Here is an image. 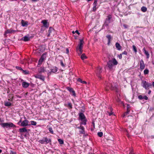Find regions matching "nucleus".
I'll return each instance as SVG.
<instances>
[{"instance_id":"nucleus-9","label":"nucleus","mask_w":154,"mask_h":154,"mask_svg":"<svg viewBox=\"0 0 154 154\" xmlns=\"http://www.w3.org/2000/svg\"><path fill=\"white\" fill-rule=\"evenodd\" d=\"M102 68L100 66L98 67L96 71L97 75L100 79H101V77L100 74L102 73Z\"/></svg>"},{"instance_id":"nucleus-34","label":"nucleus","mask_w":154,"mask_h":154,"mask_svg":"<svg viewBox=\"0 0 154 154\" xmlns=\"http://www.w3.org/2000/svg\"><path fill=\"white\" fill-rule=\"evenodd\" d=\"M22 71L23 73L25 75L28 74H29V72L27 70H24L23 69V70Z\"/></svg>"},{"instance_id":"nucleus-38","label":"nucleus","mask_w":154,"mask_h":154,"mask_svg":"<svg viewBox=\"0 0 154 154\" xmlns=\"http://www.w3.org/2000/svg\"><path fill=\"white\" fill-rule=\"evenodd\" d=\"M130 112V111H129L127 110V112H125L122 115V117L123 118L125 117L126 115H127Z\"/></svg>"},{"instance_id":"nucleus-36","label":"nucleus","mask_w":154,"mask_h":154,"mask_svg":"<svg viewBox=\"0 0 154 154\" xmlns=\"http://www.w3.org/2000/svg\"><path fill=\"white\" fill-rule=\"evenodd\" d=\"M149 73V70L148 69H146L144 71V75H147Z\"/></svg>"},{"instance_id":"nucleus-7","label":"nucleus","mask_w":154,"mask_h":154,"mask_svg":"<svg viewBox=\"0 0 154 154\" xmlns=\"http://www.w3.org/2000/svg\"><path fill=\"white\" fill-rule=\"evenodd\" d=\"M112 18V15H108L107 18L106 19L104 23V25L106 26H108L110 22V20Z\"/></svg>"},{"instance_id":"nucleus-30","label":"nucleus","mask_w":154,"mask_h":154,"mask_svg":"<svg viewBox=\"0 0 154 154\" xmlns=\"http://www.w3.org/2000/svg\"><path fill=\"white\" fill-rule=\"evenodd\" d=\"M46 54H47V53H45L43 54L41 57L43 59H44L45 60L46 58Z\"/></svg>"},{"instance_id":"nucleus-64","label":"nucleus","mask_w":154,"mask_h":154,"mask_svg":"<svg viewBox=\"0 0 154 154\" xmlns=\"http://www.w3.org/2000/svg\"><path fill=\"white\" fill-rule=\"evenodd\" d=\"M151 90H149V91H148V94H149L151 93Z\"/></svg>"},{"instance_id":"nucleus-23","label":"nucleus","mask_w":154,"mask_h":154,"mask_svg":"<svg viewBox=\"0 0 154 154\" xmlns=\"http://www.w3.org/2000/svg\"><path fill=\"white\" fill-rule=\"evenodd\" d=\"M57 71V69L56 67H53L51 69V71L50 72H52L53 73H55Z\"/></svg>"},{"instance_id":"nucleus-4","label":"nucleus","mask_w":154,"mask_h":154,"mask_svg":"<svg viewBox=\"0 0 154 154\" xmlns=\"http://www.w3.org/2000/svg\"><path fill=\"white\" fill-rule=\"evenodd\" d=\"M0 125L3 128H16V126L15 125H14L13 123L10 122V123H0Z\"/></svg>"},{"instance_id":"nucleus-53","label":"nucleus","mask_w":154,"mask_h":154,"mask_svg":"<svg viewBox=\"0 0 154 154\" xmlns=\"http://www.w3.org/2000/svg\"><path fill=\"white\" fill-rule=\"evenodd\" d=\"M122 54H125V55H127V52L126 51H124V52H123L122 53Z\"/></svg>"},{"instance_id":"nucleus-26","label":"nucleus","mask_w":154,"mask_h":154,"mask_svg":"<svg viewBox=\"0 0 154 154\" xmlns=\"http://www.w3.org/2000/svg\"><path fill=\"white\" fill-rule=\"evenodd\" d=\"M9 99H8V100L12 101H13V96L12 94H9L8 95Z\"/></svg>"},{"instance_id":"nucleus-20","label":"nucleus","mask_w":154,"mask_h":154,"mask_svg":"<svg viewBox=\"0 0 154 154\" xmlns=\"http://www.w3.org/2000/svg\"><path fill=\"white\" fill-rule=\"evenodd\" d=\"M115 45L116 48L118 50H120L121 49V46L119 43L118 42L116 43Z\"/></svg>"},{"instance_id":"nucleus-11","label":"nucleus","mask_w":154,"mask_h":154,"mask_svg":"<svg viewBox=\"0 0 154 154\" xmlns=\"http://www.w3.org/2000/svg\"><path fill=\"white\" fill-rule=\"evenodd\" d=\"M83 43L84 41L83 40H80L79 44L78 45V47L76 48L77 51H78V50H82Z\"/></svg>"},{"instance_id":"nucleus-43","label":"nucleus","mask_w":154,"mask_h":154,"mask_svg":"<svg viewBox=\"0 0 154 154\" xmlns=\"http://www.w3.org/2000/svg\"><path fill=\"white\" fill-rule=\"evenodd\" d=\"M78 52V54L80 55L81 54L82 52V50H78V51H77Z\"/></svg>"},{"instance_id":"nucleus-54","label":"nucleus","mask_w":154,"mask_h":154,"mask_svg":"<svg viewBox=\"0 0 154 154\" xmlns=\"http://www.w3.org/2000/svg\"><path fill=\"white\" fill-rule=\"evenodd\" d=\"M45 70H46L47 71H45V72H50L49 70L47 69L46 67H45Z\"/></svg>"},{"instance_id":"nucleus-28","label":"nucleus","mask_w":154,"mask_h":154,"mask_svg":"<svg viewBox=\"0 0 154 154\" xmlns=\"http://www.w3.org/2000/svg\"><path fill=\"white\" fill-rule=\"evenodd\" d=\"M44 60H45L44 59H43L41 57V58L39 60L38 62V64L39 65H41L42 64V63L43 61Z\"/></svg>"},{"instance_id":"nucleus-56","label":"nucleus","mask_w":154,"mask_h":154,"mask_svg":"<svg viewBox=\"0 0 154 154\" xmlns=\"http://www.w3.org/2000/svg\"><path fill=\"white\" fill-rule=\"evenodd\" d=\"M123 26L125 28H128V25L126 24H123Z\"/></svg>"},{"instance_id":"nucleus-24","label":"nucleus","mask_w":154,"mask_h":154,"mask_svg":"<svg viewBox=\"0 0 154 154\" xmlns=\"http://www.w3.org/2000/svg\"><path fill=\"white\" fill-rule=\"evenodd\" d=\"M67 107L69 109L72 108V104L70 102H68L66 105Z\"/></svg>"},{"instance_id":"nucleus-58","label":"nucleus","mask_w":154,"mask_h":154,"mask_svg":"<svg viewBox=\"0 0 154 154\" xmlns=\"http://www.w3.org/2000/svg\"><path fill=\"white\" fill-rule=\"evenodd\" d=\"M129 154H134L133 151V150H131V151L130 152Z\"/></svg>"},{"instance_id":"nucleus-42","label":"nucleus","mask_w":154,"mask_h":154,"mask_svg":"<svg viewBox=\"0 0 154 154\" xmlns=\"http://www.w3.org/2000/svg\"><path fill=\"white\" fill-rule=\"evenodd\" d=\"M106 37L108 38V40H111V37L110 35H108L106 36Z\"/></svg>"},{"instance_id":"nucleus-41","label":"nucleus","mask_w":154,"mask_h":154,"mask_svg":"<svg viewBox=\"0 0 154 154\" xmlns=\"http://www.w3.org/2000/svg\"><path fill=\"white\" fill-rule=\"evenodd\" d=\"M97 135L99 137H101L103 135V133L102 132H99L98 133Z\"/></svg>"},{"instance_id":"nucleus-6","label":"nucleus","mask_w":154,"mask_h":154,"mask_svg":"<svg viewBox=\"0 0 154 154\" xmlns=\"http://www.w3.org/2000/svg\"><path fill=\"white\" fill-rule=\"evenodd\" d=\"M105 89L106 91L109 90V89L112 90L114 88V87L110 83L106 82L105 84Z\"/></svg>"},{"instance_id":"nucleus-16","label":"nucleus","mask_w":154,"mask_h":154,"mask_svg":"<svg viewBox=\"0 0 154 154\" xmlns=\"http://www.w3.org/2000/svg\"><path fill=\"white\" fill-rule=\"evenodd\" d=\"M143 51L144 52V54L146 56V58L147 59L149 58V53L148 51L146 50L145 48H144L143 49Z\"/></svg>"},{"instance_id":"nucleus-49","label":"nucleus","mask_w":154,"mask_h":154,"mask_svg":"<svg viewBox=\"0 0 154 154\" xmlns=\"http://www.w3.org/2000/svg\"><path fill=\"white\" fill-rule=\"evenodd\" d=\"M118 57L119 58V59H121L122 58V54H119L118 56Z\"/></svg>"},{"instance_id":"nucleus-45","label":"nucleus","mask_w":154,"mask_h":154,"mask_svg":"<svg viewBox=\"0 0 154 154\" xmlns=\"http://www.w3.org/2000/svg\"><path fill=\"white\" fill-rule=\"evenodd\" d=\"M130 106L128 104L127 106V110L130 111Z\"/></svg>"},{"instance_id":"nucleus-51","label":"nucleus","mask_w":154,"mask_h":154,"mask_svg":"<svg viewBox=\"0 0 154 154\" xmlns=\"http://www.w3.org/2000/svg\"><path fill=\"white\" fill-rule=\"evenodd\" d=\"M60 64H61V65L63 66V67H64L65 66V65H64L63 61L62 60H60Z\"/></svg>"},{"instance_id":"nucleus-31","label":"nucleus","mask_w":154,"mask_h":154,"mask_svg":"<svg viewBox=\"0 0 154 154\" xmlns=\"http://www.w3.org/2000/svg\"><path fill=\"white\" fill-rule=\"evenodd\" d=\"M147 8L144 6L142 7L141 8V10L143 12H145L147 11Z\"/></svg>"},{"instance_id":"nucleus-52","label":"nucleus","mask_w":154,"mask_h":154,"mask_svg":"<svg viewBox=\"0 0 154 154\" xmlns=\"http://www.w3.org/2000/svg\"><path fill=\"white\" fill-rule=\"evenodd\" d=\"M143 99L145 100H147L148 99V97L147 96H143Z\"/></svg>"},{"instance_id":"nucleus-10","label":"nucleus","mask_w":154,"mask_h":154,"mask_svg":"<svg viewBox=\"0 0 154 154\" xmlns=\"http://www.w3.org/2000/svg\"><path fill=\"white\" fill-rule=\"evenodd\" d=\"M66 88L70 92L72 95L74 97H75L76 94L74 90H73V89L72 88L67 87Z\"/></svg>"},{"instance_id":"nucleus-60","label":"nucleus","mask_w":154,"mask_h":154,"mask_svg":"<svg viewBox=\"0 0 154 154\" xmlns=\"http://www.w3.org/2000/svg\"><path fill=\"white\" fill-rule=\"evenodd\" d=\"M75 33H77L78 35L79 34V31L78 30H76L75 31Z\"/></svg>"},{"instance_id":"nucleus-1","label":"nucleus","mask_w":154,"mask_h":154,"mask_svg":"<svg viewBox=\"0 0 154 154\" xmlns=\"http://www.w3.org/2000/svg\"><path fill=\"white\" fill-rule=\"evenodd\" d=\"M79 115L78 120L81 121L80 122V125H86L87 124V119L85 115L82 112H80Z\"/></svg>"},{"instance_id":"nucleus-27","label":"nucleus","mask_w":154,"mask_h":154,"mask_svg":"<svg viewBox=\"0 0 154 154\" xmlns=\"http://www.w3.org/2000/svg\"><path fill=\"white\" fill-rule=\"evenodd\" d=\"M78 81L83 84H86L87 82L85 81H82V80L80 78H79L78 79Z\"/></svg>"},{"instance_id":"nucleus-47","label":"nucleus","mask_w":154,"mask_h":154,"mask_svg":"<svg viewBox=\"0 0 154 154\" xmlns=\"http://www.w3.org/2000/svg\"><path fill=\"white\" fill-rule=\"evenodd\" d=\"M16 68L18 70H20L21 71L23 70V69L20 67V66H17L16 67Z\"/></svg>"},{"instance_id":"nucleus-39","label":"nucleus","mask_w":154,"mask_h":154,"mask_svg":"<svg viewBox=\"0 0 154 154\" xmlns=\"http://www.w3.org/2000/svg\"><path fill=\"white\" fill-rule=\"evenodd\" d=\"M97 6V5H93V10H92V11H94V12L95 11H96L97 9L98 8V7H96Z\"/></svg>"},{"instance_id":"nucleus-3","label":"nucleus","mask_w":154,"mask_h":154,"mask_svg":"<svg viewBox=\"0 0 154 154\" xmlns=\"http://www.w3.org/2000/svg\"><path fill=\"white\" fill-rule=\"evenodd\" d=\"M141 85L146 90H148L152 87V84L151 83L143 80H141Z\"/></svg>"},{"instance_id":"nucleus-63","label":"nucleus","mask_w":154,"mask_h":154,"mask_svg":"<svg viewBox=\"0 0 154 154\" xmlns=\"http://www.w3.org/2000/svg\"><path fill=\"white\" fill-rule=\"evenodd\" d=\"M92 124L93 125V126H94V128L95 125H94V122H92Z\"/></svg>"},{"instance_id":"nucleus-50","label":"nucleus","mask_w":154,"mask_h":154,"mask_svg":"<svg viewBox=\"0 0 154 154\" xmlns=\"http://www.w3.org/2000/svg\"><path fill=\"white\" fill-rule=\"evenodd\" d=\"M108 114L109 115V116H111L113 112H112V110H111L110 112H107Z\"/></svg>"},{"instance_id":"nucleus-48","label":"nucleus","mask_w":154,"mask_h":154,"mask_svg":"<svg viewBox=\"0 0 154 154\" xmlns=\"http://www.w3.org/2000/svg\"><path fill=\"white\" fill-rule=\"evenodd\" d=\"M143 96H142V95H139V96H138V98L140 100H141L143 99Z\"/></svg>"},{"instance_id":"nucleus-62","label":"nucleus","mask_w":154,"mask_h":154,"mask_svg":"<svg viewBox=\"0 0 154 154\" xmlns=\"http://www.w3.org/2000/svg\"><path fill=\"white\" fill-rule=\"evenodd\" d=\"M110 41L111 40H108V45H109L110 43Z\"/></svg>"},{"instance_id":"nucleus-19","label":"nucleus","mask_w":154,"mask_h":154,"mask_svg":"<svg viewBox=\"0 0 154 154\" xmlns=\"http://www.w3.org/2000/svg\"><path fill=\"white\" fill-rule=\"evenodd\" d=\"M19 131L21 133L23 132H26L27 131L26 128H20L19 129Z\"/></svg>"},{"instance_id":"nucleus-15","label":"nucleus","mask_w":154,"mask_h":154,"mask_svg":"<svg viewBox=\"0 0 154 154\" xmlns=\"http://www.w3.org/2000/svg\"><path fill=\"white\" fill-rule=\"evenodd\" d=\"M22 86L24 88H27L30 85V84L26 82H23L22 83Z\"/></svg>"},{"instance_id":"nucleus-5","label":"nucleus","mask_w":154,"mask_h":154,"mask_svg":"<svg viewBox=\"0 0 154 154\" xmlns=\"http://www.w3.org/2000/svg\"><path fill=\"white\" fill-rule=\"evenodd\" d=\"M40 143L42 144H47L51 143V140L50 139H48L47 137H44L42 139L39 140Z\"/></svg>"},{"instance_id":"nucleus-46","label":"nucleus","mask_w":154,"mask_h":154,"mask_svg":"<svg viewBox=\"0 0 154 154\" xmlns=\"http://www.w3.org/2000/svg\"><path fill=\"white\" fill-rule=\"evenodd\" d=\"M98 0H94V2L93 4V5H97V2Z\"/></svg>"},{"instance_id":"nucleus-18","label":"nucleus","mask_w":154,"mask_h":154,"mask_svg":"<svg viewBox=\"0 0 154 154\" xmlns=\"http://www.w3.org/2000/svg\"><path fill=\"white\" fill-rule=\"evenodd\" d=\"M45 71H47L46 70H45V67H41L38 70V72L40 73L45 72Z\"/></svg>"},{"instance_id":"nucleus-57","label":"nucleus","mask_w":154,"mask_h":154,"mask_svg":"<svg viewBox=\"0 0 154 154\" xmlns=\"http://www.w3.org/2000/svg\"><path fill=\"white\" fill-rule=\"evenodd\" d=\"M69 50L68 48H67L66 49V53L67 54H68L69 53Z\"/></svg>"},{"instance_id":"nucleus-21","label":"nucleus","mask_w":154,"mask_h":154,"mask_svg":"<svg viewBox=\"0 0 154 154\" xmlns=\"http://www.w3.org/2000/svg\"><path fill=\"white\" fill-rule=\"evenodd\" d=\"M15 30H13L11 29H8L5 32V34H7L8 33H11L14 32H15Z\"/></svg>"},{"instance_id":"nucleus-22","label":"nucleus","mask_w":154,"mask_h":154,"mask_svg":"<svg viewBox=\"0 0 154 154\" xmlns=\"http://www.w3.org/2000/svg\"><path fill=\"white\" fill-rule=\"evenodd\" d=\"M22 40L25 41H28L30 40V38L28 36H25L22 38Z\"/></svg>"},{"instance_id":"nucleus-14","label":"nucleus","mask_w":154,"mask_h":154,"mask_svg":"<svg viewBox=\"0 0 154 154\" xmlns=\"http://www.w3.org/2000/svg\"><path fill=\"white\" fill-rule=\"evenodd\" d=\"M41 23H43V26L46 28H48L49 27V24L47 22V20H42Z\"/></svg>"},{"instance_id":"nucleus-25","label":"nucleus","mask_w":154,"mask_h":154,"mask_svg":"<svg viewBox=\"0 0 154 154\" xmlns=\"http://www.w3.org/2000/svg\"><path fill=\"white\" fill-rule=\"evenodd\" d=\"M79 132L81 134H85V128L84 127L83 128L81 129V130L79 131Z\"/></svg>"},{"instance_id":"nucleus-59","label":"nucleus","mask_w":154,"mask_h":154,"mask_svg":"<svg viewBox=\"0 0 154 154\" xmlns=\"http://www.w3.org/2000/svg\"><path fill=\"white\" fill-rule=\"evenodd\" d=\"M22 122L21 120L20 119V120L17 123V124L20 125V123H21Z\"/></svg>"},{"instance_id":"nucleus-17","label":"nucleus","mask_w":154,"mask_h":154,"mask_svg":"<svg viewBox=\"0 0 154 154\" xmlns=\"http://www.w3.org/2000/svg\"><path fill=\"white\" fill-rule=\"evenodd\" d=\"M21 24L22 26L23 27L26 26L28 25V22L22 20H21Z\"/></svg>"},{"instance_id":"nucleus-33","label":"nucleus","mask_w":154,"mask_h":154,"mask_svg":"<svg viewBox=\"0 0 154 154\" xmlns=\"http://www.w3.org/2000/svg\"><path fill=\"white\" fill-rule=\"evenodd\" d=\"M48 129L49 130V131H50V132L51 133V134H54V131H53V129L51 127H49Z\"/></svg>"},{"instance_id":"nucleus-44","label":"nucleus","mask_w":154,"mask_h":154,"mask_svg":"<svg viewBox=\"0 0 154 154\" xmlns=\"http://www.w3.org/2000/svg\"><path fill=\"white\" fill-rule=\"evenodd\" d=\"M133 50L136 53L137 52L136 48L135 47V46L134 45L133 46Z\"/></svg>"},{"instance_id":"nucleus-40","label":"nucleus","mask_w":154,"mask_h":154,"mask_svg":"<svg viewBox=\"0 0 154 154\" xmlns=\"http://www.w3.org/2000/svg\"><path fill=\"white\" fill-rule=\"evenodd\" d=\"M80 125L79 126H78V127L77 126V125H75L76 128H78L79 129H81L82 128H83L84 127L83 126H82V125Z\"/></svg>"},{"instance_id":"nucleus-8","label":"nucleus","mask_w":154,"mask_h":154,"mask_svg":"<svg viewBox=\"0 0 154 154\" xmlns=\"http://www.w3.org/2000/svg\"><path fill=\"white\" fill-rule=\"evenodd\" d=\"M25 119L21 122L20 125L22 127H25L28 125H30V124H29L28 123L29 122V121L26 119L25 117H24Z\"/></svg>"},{"instance_id":"nucleus-55","label":"nucleus","mask_w":154,"mask_h":154,"mask_svg":"<svg viewBox=\"0 0 154 154\" xmlns=\"http://www.w3.org/2000/svg\"><path fill=\"white\" fill-rule=\"evenodd\" d=\"M10 154H16L15 152H13L12 151H11L10 152Z\"/></svg>"},{"instance_id":"nucleus-37","label":"nucleus","mask_w":154,"mask_h":154,"mask_svg":"<svg viewBox=\"0 0 154 154\" xmlns=\"http://www.w3.org/2000/svg\"><path fill=\"white\" fill-rule=\"evenodd\" d=\"M30 122L31 123L30 125H35V126L37 124L36 122L34 121H30Z\"/></svg>"},{"instance_id":"nucleus-35","label":"nucleus","mask_w":154,"mask_h":154,"mask_svg":"<svg viewBox=\"0 0 154 154\" xmlns=\"http://www.w3.org/2000/svg\"><path fill=\"white\" fill-rule=\"evenodd\" d=\"M58 141L60 144H63L64 142L62 139H58Z\"/></svg>"},{"instance_id":"nucleus-32","label":"nucleus","mask_w":154,"mask_h":154,"mask_svg":"<svg viewBox=\"0 0 154 154\" xmlns=\"http://www.w3.org/2000/svg\"><path fill=\"white\" fill-rule=\"evenodd\" d=\"M81 58L82 60H83L84 59H86L87 58V57L85 55V54H83L81 56Z\"/></svg>"},{"instance_id":"nucleus-2","label":"nucleus","mask_w":154,"mask_h":154,"mask_svg":"<svg viewBox=\"0 0 154 154\" xmlns=\"http://www.w3.org/2000/svg\"><path fill=\"white\" fill-rule=\"evenodd\" d=\"M118 63V62L115 58H114L112 60H110L107 63L108 67L110 70H112L113 69V65H116Z\"/></svg>"},{"instance_id":"nucleus-61","label":"nucleus","mask_w":154,"mask_h":154,"mask_svg":"<svg viewBox=\"0 0 154 154\" xmlns=\"http://www.w3.org/2000/svg\"><path fill=\"white\" fill-rule=\"evenodd\" d=\"M32 2H35L37 1H38V0H31Z\"/></svg>"},{"instance_id":"nucleus-29","label":"nucleus","mask_w":154,"mask_h":154,"mask_svg":"<svg viewBox=\"0 0 154 154\" xmlns=\"http://www.w3.org/2000/svg\"><path fill=\"white\" fill-rule=\"evenodd\" d=\"M4 105L5 106H11V104L10 102H6L5 103Z\"/></svg>"},{"instance_id":"nucleus-12","label":"nucleus","mask_w":154,"mask_h":154,"mask_svg":"<svg viewBox=\"0 0 154 154\" xmlns=\"http://www.w3.org/2000/svg\"><path fill=\"white\" fill-rule=\"evenodd\" d=\"M34 77L35 78L39 79L42 81H44L45 80V77L44 76L39 74L35 75Z\"/></svg>"},{"instance_id":"nucleus-13","label":"nucleus","mask_w":154,"mask_h":154,"mask_svg":"<svg viewBox=\"0 0 154 154\" xmlns=\"http://www.w3.org/2000/svg\"><path fill=\"white\" fill-rule=\"evenodd\" d=\"M145 65L143 61V60H141L140 62V69L142 71L145 68Z\"/></svg>"}]
</instances>
